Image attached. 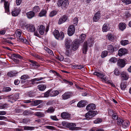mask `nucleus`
<instances>
[{"label": "nucleus", "instance_id": "9b49d317", "mask_svg": "<svg viewBox=\"0 0 131 131\" xmlns=\"http://www.w3.org/2000/svg\"><path fill=\"white\" fill-rule=\"evenodd\" d=\"M72 40L69 38L67 39L65 42V47L67 49H69L71 47Z\"/></svg>", "mask_w": 131, "mask_h": 131}, {"label": "nucleus", "instance_id": "5701e85b", "mask_svg": "<svg viewBox=\"0 0 131 131\" xmlns=\"http://www.w3.org/2000/svg\"><path fill=\"white\" fill-rule=\"evenodd\" d=\"M87 48L88 43L86 41L84 42L83 47L82 51L83 53L84 54L86 53L87 50Z\"/></svg>", "mask_w": 131, "mask_h": 131}, {"label": "nucleus", "instance_id": "c756f323", "mask_svg": "<svg viewBox=\"0 0 131 131\" xmlns=\"http://www.w3.org/2000/svg\"><path fill=\"white\" fill-rule=\"evenodd\" d=\"M22 32V31L20 29H18L15 32V34L17 37H19V39L21 37V35Z\"/></svg>", "mask_w": 131, "mask_h": 131}, {"label": "nucleus", "instance_id": "680f3d73", "mask_svg": "<svg viewBox=\"0 0 131 131\" xmlns=\"http://www.w3.org/2000/svg\"><path fill=\"white\" fill-rule=\"evenodd\" d=\"M8 98L10 100H12L14 101V100H16V99H15L13 95H10L8 97Z\"/></svg>", "mask_w": 131, "mask_h": 131}, {"label": "nucleus", "instance_id": "20e7f679", "mask_svg": "<svg viewBox=\"0 0 131 131\" xmlns=\"http://www.w3.org/2000/svg\"><path fill=\"white\" fill-rule=\"evenodd\" d=\"M76 125L74 123H69L66 125L67 127L69 128V129L72 130H77L79 129H80V127H76Z\"/></svg>", "mask_w": 131, "mask_h": 131}, {"label": "nucleus", "instance_id": "393cba45", "mask_svg": "<svg viewBox=\"0 0 131 131\" xmlns=\"http://www.w3.org/2000/svg\"><path fill=\"white\" fill-rule=\"evenodd\" d=\"M119 29L122 31H123L126 27V24L124 23H121L119 24Z\"/></svg>", "mask_w": 131, "mask_h": 131}, {"label": "nucleus", "instance_id": "0eeeda50", "mask_svg": "<svg viewBox=\"0 0 131 131\" xmlns=\"http://www.w3.org/2000/svg\"><path fill=\"white\" fill-rule=\"evenodd\" d=\"M121 78L123 80H127L129 78V75L126 72L123 71L121 73Z\"/></svg>", "mask_w": 131, "mask_h": 131}, {"label": "nucleus", "instance_id": "37998d69", "mask_svg": "<svg viewBox=\"0 0 131 131\" xmlns=\"http://www.w3.org/2000/svg\"><path fill=\"white\" fill-rule=\"evenodd\" d=\"M102 120L101 118H98L94 121V123L95 124H97L100 123L102 122Z\"/></svg>", "mask_w": 131, "mask_h": 131}, {"label": "nucleus", "instance_id": "a19ab883", "mask_svg": "<svg viewBox=\"0 0 131 131\" xmlns=\"http://www.w3.org/2000/svg\"><path fill=\"white\" fill-rule=\"evenodd\" d=\"M33 9V10L36 12H39L40 11L39 7L38 6H35Z\"/></svg>", "mask_w": 131, "mask_h": 131}, {"label": "nucleus", "instance_id": "0e129e2a", "mask_svg": "<svg viewBox=\"0 0 131 131\" xmlns=\"http://www.w3.org/2000/svg\"><path fill=\"white\" fill-rule=\"evenodd\" d=\"M117 124H122V123L123 122V120L122 119H118L117 120Z\"/></svg>", "mask_w": 131, "mask_h": 131}, {"label": "nucleus", "instance_id": "a878e982", "mask_svg": "<svg viewBox=\"0 0 131 131\" xmlns=\"http://www.w3.org/2000/svg\"><path fill=\"white\" fill-rule=\"evenodd\" d=\"M85 101L84 100H82L80 101L77 104L78 107H83L84 106Z\"/></svg>", "mask_w": 131, "mask_h": 131}, {"label": "nucleus", "instance_id": "b1692460", "mask_svg": "<svg viewBox=\"0 0 131 131\" xmlns=\"http://www.w3.org/2000/svg\"><path fill=\"white\" fill-rule=\"evenodd\" d=\"M61 115L62 117L64 119L69 118L70 117L69 114L66 112L62 113Z\"/></svg>", "mask_w": 131, "mask_h": 131}, {"label": "nucleus", "instance_id": "f3484780", "mask_svg": "<svg viewBox=\"0 0 131 131\" xmlns=\"http://www.w3.org/2000/svg\"><path fill=\"white\" fill-rule=\"evenodd\" d=\"M4 6L5 9V12L6 13L8 14H10L9 10V5L7 2L5 1Z\"/></svg>", "mask_w": 131, "mask_h": 131}, {"label": "nucleus", "instance_id": "774afa93", "mask_svg": "<svg viewBox=\"0 0 131 131\" xmlns=\"http://www.w3.org/2000/svg\"><path fill=\"white\" fill-rule=\"evenodd\" d=\"M52 72L54 74H56V75L59 77L60 76V75L57 72L54 71H50V72Z\"/></svg>", "mask_w": 131, "mask_h": 131}, {"label": "nucleus", "instance_id": "cd10ccee", "mask_svg": "<svg viewBox=\"0 0 131 131\" xmlns=\"http://www.w3.org/2000/svg\"><path fill=\"white\" fill-rule=\"evenodd\" d=\"M59 93V92L58 91L54 90L51 91V90L50 95L51 97L54 96L58 95Z\"/></svg>", "mask_w": 131, "mask_h": 131}, {"label": "nucleus", "instance_id": "69168bd1", "mask_svg": "<svg viewBox=\"0 0 131 131\" xmlns=\"http://www.w3.org/2000/svg\"><path fill=\"white\" fill-rule=\"evenodd\" d=\"M22 0H16V3L17 5H19L21 2Z\"/></svg>", "mask_w": 131, "mask_h": 131}, {"label": "nucleus", "instance_id": "58836bf2", "mask_svg": "<svg viewBox=\"0 0 131 131\" xmlns=\"http://www.w3.org/2000/svg\"><path fill=\"white\" fill-rule=\"evenodd\" d=\"M121 45L123 46H125L129 43V42L127 40H122L120 42Z\"/></svg>", "mask_w": 131, "mask_h": 131}, {"label": "nucleus", "instance_id": "49530a36", "mask_svg": "<svg viewBox=\"0 0 131 131\" xmlns=\"http://www.w3.org/2000/svg\"><path fill=\"white\" fill-rule=\"evenodd\" d=\"M51 92V90H48L44 94V97H48L50 95V93Z\"/></svg>", "mask_w": 131, "mask_h": 131}, {"label": "nucleus", "instance_id": "f03ea898", "mask_svg": "<svg viewBox=\"0 0 131 131\" xmlns=\"http://www.w3.org/2000/svg\"><path fill=\"white\" fill-rule=\"evenodd\" d=\"M53 35L57 39L62 40L64 37L63 33L61 32L59 33L57 30H55L53 32Z\"/></svg>", "mask_w": 131, "mask_h": 131}, {"label": "nucleus", "instance_id": "9d476101", "mask_svg": "<svg viewBox=\"0 0 131 131\" xmlns=\"http://www.w3.org/2000/svg\"><path fill=\"white\" fill-rule=\"evenodd\" d=\"M79 45V42L77 40H75L73 42L71 46L72 49L74 51L76 50L78 48Z\"/></svg>", "mask_w": 131, "mask_h": 131}, {"label": "nucleus", "instance_id": "aec40b11", "mask_svg": "<svg viewBox=\"0 0 131 131\" xmlns=\"http://www.w3.org/2000/svg\"><path fill=\"white\" fill-rule=\"evenodd\" d=\"M27 17L29 19H31L33 18L35 15V13L33 11H30L26 14Z\"/></svg>", "mask_w": 131, "mask_h": 131}, {"label": "nucleus", "instance_id": "1a4fd4ad", "mask_svg": "<svg viewBox=\"0 0 131 131\" xmlns=\"http://www.w3.org/2000/svg\"><path fill=\"white\" fill-rule=\"evenodd\" d=\"M21 9L19 7H16L12 12V15L13 16H17L20 13Z\"/></svg>", "mask_w": 131, "mask_h": 131}, {"label": "nucleus", "instance_id": "603ef678", "mask_svg": "<svg viewBox=\"0 0 131 131\" xmlns=\"http://www.w3.org/2000/svg\"><path fill=\"white\" fill-rule=\"evenodd\" d=\"M35 114L38 116L42 117L43 116V114L40 112H37L35 113Z\"/></svg>", "mask_w": 131, "mask_h": 131}, {"label": "nucleus", "instance_id": "052dcab7", "mask_svg": "<svg viewBox=\"0 0 131 131\" xmlns=\"http://www.w3.org/2000/svg\"><path fill=\"white\" fill-rule=\"evenodd\" d=\"M30 114V112L29 111L26 110L23 113V114L24 115H27Z\"/></svg>", "mask_w": 131, "mask_h": 131}, {"label": "nucleus", "instance_id": "de8ad7c7", "mask_svg": "<svg viewBox=\"0 0 131 131\" xmlns=\"http://www.w3.org/2000/svg\"><path fill=\"white\" fill-rule=\"evenodd\" d=\"M122 1L127 5L131 3V0H122Z\"/></svg>", "mask_w": 131, "mask_h": 131}, {"label": "nucleus", "instance_id": "6e6552de", "mask_svg": "<svg viewBox=\"0 0 131 131\" xmlns=\"http://www.w3.org/2000/svg\"><path fill=\"white\" fill-rule=\"evenodd\" d=\"M75 28L74 26L71 25L68 28V34L70 36H72L75 32Z\"/></svg>", "mask_w": 131, "mask_h": 131}, {"label": "nucleus", "instance_id": "c9c22d12", "mask_svg": "<svg viewBox=\"0 0 131 131\" xmlns=\"http://www.w3.org/2000/svg\"><path fill=\"white\" fill-rule=\"evenodd\" d=\"M35 127L28 126H24V129L25 130H32L35 129Z\"/></svg>", "mask_w": 131, "mask_h": 131}, {"label": "nucleus", "instance_id": "79ce46f5", "mask_svg": "<svg viewBox=\"0 0 131 131\" xmlns=\"http://www.w3.org/2000/svg\"><path fill=\"white\" fill-rule=\"evenodd\" d=\"M86 37L85 34H81L80 36V38L81 39V40L82 41H83L85 38Z\"/></svg>", "mask_w": 131, "mask_h": 131}, {"label": "nucleus", "instance_id": "e433bc0d", "mask_svg": "<svg viewBox=\"0 0 131 131\" xmlns=\"http://www.w3.org/2000/svg\"><path fill=\"white\" fill-rule=\"evenodd\" d=\"M47 12L45 10H41L40 12L39 13V15L40 17H42L45 16Z\"/></svg>", "mask_w": 131, "mask_h": 131}, {"label": "nucleus", "instance_id": "f8f14e48", "mask_svg": "<svg viewBox=\"0 0 131 131\" xmlns=\"http://www.w3.org/2000/svg\"><path fill=\"white\" fill-rule=\"evenodd\" d=\"M37 29L39 34L41 35H42L44 34L45 31V27L43 25H41L38 27Z\"/></svg>", "mask_w": 131, "mask_h": 131}, {"label": "nucleus", "instance_id": "2eb2a0df", "mask_svg": "<svg viewBox=\"0 0 131 131\" xmlns=\"http://www.w3.org/2000/svg\"><path fill=\"white\" fill-rule=\"evenodd\" d=\"M29 61L31 63L30 64V66L33 68H37L39 66V64L35 61L32 60H30Z\"/></svg>", "mask_w": 131, "mask_h": 131}, {"label": "nucleus", "instance_id": "423d86ee", "mask_svg": "<svg viewBox=\"0 0 131 131\" xmlns=\"http://www.w3.org/2000/svg\"><path fill=\"white\" fill-rule=\"evenodd\" d=\"M25 27L27 30L29 31L33 32L35 31V28L34 25L32 24H29L26 25Z\"/></svg>", "mask_w": 131, "mask_h": 131}, {"label": "nucleus", "instance_id": "2f4dec72", "mask_svg": "<svg viewBox=\"0 0 131 131\" xmlns=\"http://www.w3.org/2000/svg\"><path fill=\"white\" fill-rule=\"evenodd\" d=\"M38 87L39 90L43 91L46 89V86L44 85L40 84L38 85Z\"/></svg>", "mask_w": 131, "mask_h": 131}, {"label": "nucleus", "instance_id": "ddd939ff", "mask_svg": "<svg viewBox=\"0 0 131 131\" xmlns=\"http://www.w3.org/2000/svg\"><path fill=\"white\" fill-rule=\"evenodd\" d=\"M127 50L125 48H121L118 51V55L120 56H122L127 53Z\"/></svg>", "mask_w": 131, "mask_h": 131}, {"label": "nucleus", "instance_id": "39448f33", "mask_svg": "<svg viewBox=\"0 0 131 131\" xmlns=\"http://www.w3.org/2000/svg\"><path fill=\"white\" fill-rule=\"evenodd\" d=\"M94 74L96 75L104 81H106L108 80V78L106 76L101 72H95L94 73Z\"/></svg>", "mask_w": 131, "mask_h": 131}, {"label": "nucleus", "instance_id": "864d4df0", "mask_svg": "<svg viewBox=\"0 0 131 131\" xmlns=\"http://www.w3.org/2000/svg\"><path fill=\"white\" fill-rule=\"evenodd\" d=\"M28 78L29 77L27 75H24L21 76V79L23 80H25Z\"/></svg>", "mask_w": 131, "mask_h": 131}, {"label": "nucleus", "instance_id": "412c9836", "mask_svg": "<svg viewBox=\"0 0 131 131\" xmlns=\"http://www.w3.org/2000/svg\"><path fill=\"white\" fill-rule=\"evenodd\" d=\"M71 95L70 93L65 92L62 96V97L63 100H67L70 98Z\"/></svg>", "mask_w": 131, "mask_h": 131}, {"label": "nucleus", "instance_id": "72a5a7b5", "mask_svg": "<svg viewBox=\"0 0 131 131\" xmlns=\"http://www.w3.org/2000/svg\"><path fill=\"white\" fill-rule=\"evenodd\" d=\"M126 82H122L120 86L121 89L123 90H124L126 87Z\"/></svg>", "mask_w": 131, "mask_h": 131}, {"label": "nucleus", "instance_id": "bb28decb", "mask_svg": "<svg viewBox=\"0 0 131 131\" xmlns=\"http://www.w3.org/2000/svg\"><path fill=\"white\" fill-rule=\"evenodd\" d=\"M107 49L110 53H113L114 51V48L111 45H109L107 46Z\"/></svg>", "mask_w": 131, "mask_h": 131}, {"label": "nucleus", "instance_id": "c03bdc74", "mask_svg": "<svg viewBox=\"0 0 131 131\" xmlns=\"http://www.w3.org/2000/svg\"><path fill=\"white\" fill-rule=\"evenodd\" d=\"M43 79V78L42 77H41L37 78H35L32 79H31V81L32 82H34L35 81H39Z\"/></svg>", "mask_w": 131, "mask_h": 131}, {"label": "nucleus", "instance_id": "7ed1b4c3", "mask_svg": "<svg viewBox=\"0 0 131 131\" xmlns=\"http://www.w3.org/2000/svg\"><path fill=\"white\" fill-rule=\"evenodd\" d=\"M97 114L96 111H90L87 113L85 115V117L87 118H90Z\"/></svg>", "mask_w": 131, "mask_h": 131}, {"label": "nucleus", "instance_id": "6ab92c4d", "mask_svg": "<svg viewBox=\"0 0 131 131\" xmlns=\"http://www.w3.org/2000/svg\"><path fill=\"white\" fill-rule=\"evenodd\" d=\"M95 108V105L93 103L90 104L88 105L86 107V109L87 110L90 111L94 110Z\"/></svg>", "mask_w": 131, "mask_h": 131}, {"label": "nucleus", "instance_id": "ea45409f", "mask_svg": "<svg viewBox=\"0 0 131 131\" xmlns=\"http://www.w3.org/2000/svg\"><path fill=\"white\" fill-rule=\"evenodd\" d=\"M42 102V101L41 100H37L34 101V105L37 106L39 104H40Z\"/></svg>", "mask_w": 131, "mask_h": 131}, {"label": "nucleus", "instance_id": "a18cd8bd", "mask_svg": "<svg viewBox=\"0 0 131 131\" xmlns=\"http://www.w3.org/2000/svg\"><path fill=\"white\" fill-rule=\"evenodd\" d=\"M107 54V51H104L102 52L101 57L102 58H104L106 56Z\"/></svg>", "mask_w": 131, "mask_h": 131}, {"label": "nucleus", "instance_id": "c85d7f7f", "mask_svg": "<svg viewBox=\"0 0 131 131\" xmlns=\"http://www.w3.org/2000/svg\"><path fill=\"white\" fill-rule=\"evenodd\" d=\"M17 73L16 71H11L8 73L7 75L8 77H11L15 76Z\"/></svg>", "mask_w": 131, "mask_h": 131}, {"label": "nucleus", "instance_id": "338daca9", "mask_svg": "<svg viewBox=\"0 0 131 131\" xmlns=\"http://www.w3.org/2000/svg\"><path fill=\"white\" fill-rule=\"evenodd\" d=\"M84 66L83 65L78 64L77 66V69H80L84 67Z\"/></svg>", "mask_w": 131, "mask_h": 131}, {"label": "nucleus", "instance_id": "6e6d98bb", "mask_svg": "<svg viewBox=\"0 0 131 131\" xmlns=\"http://www.w3.org/2000/svg\"><path fill=\"white\" fill-rule=\"evenodd\" d=\"M110 61L114 63L117 61V59L115 57H112L110 59Z\"/></svg>", "mask_w": 131, "mask_h": 131}, {"label": "nucleus", "instance_id": "bf43d9fd", "mask_svg": "<svg viewBox=\"0 0 131 131\" xmlns=\"http://www.w3.org/2000/svg\"><path fill=\"white\" fill-rule=\"evenodd\" d=\"M3 90L6 92H9L11 91V89L10 87H6L4 88Z\"/></svg>", "mask_w": 131, "mask_h": 131}, {"label": "nucleus", "instance_id": "13d9d810", "mask_svg": "<svg viewBox=\"0 0 131 131\" xmlns=\"http://www.w3.org/2000/svg\"><path fill=\"white\" fill-rule=\"evenodd\" d=\"M78 19L77 18H75L73 19V23L74 24V26H76L78 23Z\"/></svg>", "mask_w": 131, "mask_h": 131}, {"label": "nucleus", "instance_id": "7c9ffc66", "mask_svg": "<svg viewBox=\"0 0 131 131\" xmlns=\"http://www.w3.org/2000/svg\"><path fill=\"white\" fill-rule=\"evenodd\" d=\"M57 13V11L55 10H53L50 12L49 15L50 17H52L56 15Z\"/></svg>", "mask_w": 131, "mask_h": 131}, {"label": "nucleus", "instance_id": "4468645a", "mask_svg": "<svg viewBox=\"0 0 131 131\" xmlns=\"http://www.w3.org/2000/svg\"><path fill=\"white\" fill-rule=\"evenodd\" d=\"M117 63L118 65L122 68L124 67L125 65V60L122 59L118 60Z\"/></svg>", "mask_w": 131, "mask_h": 131}, {"label": "nucleus", "instance_id": "8fccbe9b", "mask_svg": "<svg viewBox=\"0 0 131 131\" xmlns=\"http://www.w3.org/2000/svg\"><path fill=\"white\" fill-rule=\"evenodd\" d=\"M13 57L15 58H19L21 59V56L17 54H13L12 55Z\"/></svg>", "mask_w": 131, "mask_h": 131}, {"label": "nucleus", "instance_id": "09e8293b", "mask_svg": "<svg viewBox=\"0 0 131 131\" xmlns=\"http://www.w3.org/2000/svg\"><path fill=\"white\" fill-rule=\"evenodd\" d=\"M47 111V112L48 113H52L54 111V109L53 107H51L49 108Z\"/></svg>", "mask_w": 131, "mask_h": 131}, {"label": "nucleus", "instance_id": "a211bd4d", "mask_svg": "<svg viewBox=\"0 0 131 131\" xmlns=\"http://www.w3.org/2000/svg\"><path fill=\"white\" fill-rule=\"evenodd\" d=\"M100 17V12L99 11H98L95 14L93 18V21L96 22L99 20Z\"/></svg>", "mask_w": 131, "mask_h": 131}, {"label": "nucleus", "instance_id": "f257e3e1", "mask_svg": "<svg viewBox=\"0 0 131 131\" xmlns=\"http://www.w3.org/2000/svg\"><path fill=\"white\" fill-rule=\"evenodd\" d=\"M69 3L68 0H65L64 1L62 0H59L57 4L58 7H61L62 9H64L68 6Z\"/></svg>", "mask_w": 131, "mask_h": 131}, {"label": "nucleus", "instance_id": "f704fd0d", "mask_svg": "<svg viewBox=\"0 0 131 131\" xmlns=\"http://www.w3.org/2000/svg\"><path fill=\"white\" fill-rule=\"evenodd\" d=\"M106 38L109 40L112 41L114 40V36L110 34H108L106 36Z\"/></svg>", "mask_w": 131, "mask_h": 131}, {"label": "nucleus", "instance_id": "4d7b16f0", "mask_svg": "<svg viewBox=\"0 0 131 131\" xmlns=\"http://www.w3.org/2000/svg\"><path fill=\"white\" fill-rule=\"evenodd\" d=\"M27 95L30 97H32L34 96V94L32 92H30L27 93Z\"/></svg>", "mask_w": 131, "mask_h": 131}, {"label": "nucleus", "instance_id": "5fc2aeb1", "mask_svg": "<svg viewBox=\"0 0 131 131\" xmlns=\"http://www.w3.org/2000/svg\"><path fill=\"white\" fill-rule=\"evenodd\" d=\"M112 117L115 120H117L118 119V116L115 113L112 114Z\"/></svg>", "mask_w": 131, "mask_h": 131}, {"label": "nucleus", "instance_id": "4be33fe9", "mask_svg": "<svg viewBox=\"0 0 131 131\" xmlns=\"http://www.w3.org/2000/svg\"><path fill=\"white\" fill-rule=\"evenodd\" d=\"M109 25L108 24H105L103 25L102 30L103 32H106L109 29Z\"/></svg>", "mask_w": 131, "mask_h": 131}, {"label": "nucleus", "instance_id": "3c124183", "mask_svg": "<svg viewBox=\"0 0 131 131\" xmlns=\"http://www.w3.org/2000/svg\"><path fill=\"white\" fill-rule=\"evenodd\" d=\"M114 73L115 75L118 76L120 74V72L117 69H116L114 70Z\"/></svg>", "mask_w": 131, "mask_h": 131}, {"label": "nucleus", "instance_id": "dca6fc26", "mask_svg": "<svg viewBox=\"0 0 131 131\" xmlns=\"http://www.w3.org/2000/svg\"><path fill=\"white\" fill-rule=\"evenodd\" d=\"M67 17L65 15L61 17L59 19L58 23L59 24H61L67 20Z\"/></svg>", "mask_w": 131, "mask_h": 131}, {"label": "nucleus", "instance_id": "473e14b6", "mask_svg": "<svg viewBox=\"0 0 131 131\" xmlns=\"http://www.w3.org/2000/svg\"><path fill=\"white\" fill-rule=\"evenodd\" d=\"M129 122L128 121H124L122 123V125L123 127L125 128L129 125Z\"/></svg>", "mask_w": 131, "mask_h": 131}, {"label": "nucleus", "instance_id": "4c0bfd02", "mask_svg": "<svg viewBox=\"0 0 131 131\" xmlns=\"http://www.w3.org/2000/svg\"><path fill=\"white\" fill-rule=\"evenodd\" d=\"M19 39L21 40L22 42L25 44H29L28 41L24 37H21V38H20Z\"/></svg>", "mask_w": 131, "mask_h": 131}, {"label": "nucleus", "instance_id": "e2e57ef3", "mask_svg": "<svg viewBox=\"0 0 131 131\" xmlns=\"http://www.w3.org/2000/svg\"><path fill=\"white\" fill-rule=\"evenodd\" d=\"M47 128L48 129H51V130H55V128L51 126H47Z\"/></svg>", "mask_w": 131, "mask_h": 131}]
</instances>
